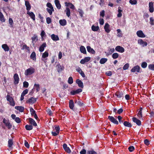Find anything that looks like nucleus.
<instances>
[{
	"instance_id": "nucleus-1",
	"label": "nucleus",
	"mask_w": 154,
	"mask_h": 154,
	"mask_svg": "<svg viewBox=\"0 0 154 154\" xmlns=\"http://www.w3.org/2000/svg\"><path fill=\"white\" fill-rule=\"evenodd\" d=\"M35 72V69L33 67H30L26 70L24 74L26 76L31 75L34 73Z\"/></svg>"
},
{
	"instance_id": "nucleus-2",
	"label": "nucleus",
	"mask_w": 154,
	"mask_h": 154,
	"mask_svg": "<svg viewBox=\"0 0 154 154\" xmlns=\"http://www.w3.org/2000/svg\"><path fill=\"white\" fill-rule=\"evenodd\" d=\"M3 122L5 125L6 126L8 127V129H10L11 128L12 125L10 124L8 119L4 118L3 120Z\"/></svg>"
},
{
	"instance_id": "nucleus-3",
	"label": "nucleus",
	"mask_w": 154,
	"mask_h": 154,
	"mask_svg": "<svg viewBox=\"0 0 154 154\" xmlns=\"http://www.w3.org/2000/svg\"><path fill=\"white\" fill-rule=\"evenodd\" d=\"M14 83L15 85H17L19 82V78L17 73H15L13 76Z\"/></svg>"
},
{
	"instance_id": "nucleus-4",
	"label": "nucleus",
	"mask_w": 154,
	"mask_h": 154,
	"mask_svg": "<svg viewBox=\"0 0 154 154\" xmlns=\"http://www.w3.org/2000/svg\"><path fill=\"white\" fill-rule=\"evenodd\" d=\"M140 66L138 65L135 66H134L131 69V72H140Z\"/></svg>"
},
{
	"instance_id": "nucleus-5",
	"label": "nucleus",
	"mask_w": 154,
	"mask_h": 154,
	"mask_svg": "<svg viewBox=\"0 0 154 154\" xmlns=\"http://www.w3.org/2000/svg\"><path fill=\"white\" fill-rule=\"evenodd\" d=\"M82 90L81 88L72 91H70V94L72 95H74L82 92Z\"/></svg>"
},
{
	"instance_id": "nucleus-6",
	"label": "nucleus",
	"mask_w": 154,
	"mask_h": 154,
	"mask_svg": "<svg viewBox=\"0 0 154 154\" xmlns=\"http://www.w3.org/2000/svg\"><path fill=\"white\" fill-rule=\"evenodd\" d=\"M91 60V57H86L84 59H82L80 61V63L82 64H84L87 63Z\"/></svg>"
},
{
	"instance_id": "nucleus-7",
	"label": "nucleus",
	"mask_w": 154,
	"mask_h": 154,
	"mask_svg": "<svg viewBox=\"0 0 154 154\" xmlns=\"http://www.w3.org/2000/svg\"><path fill=\"white\" fill-rule=\"evenodd\" d=\"M116 50L119 52L122 53L125 51L124 48L120 46H117L115 48Z\"/></svg>"
},
{
	"instance_id": "nucleus-8",
	"label": "nucleus",
	"mask_w": 154,
	"mask_h": 154,
	"mask_svg": "<svg viewBox=\"0 0 154 154\" xmlns=\"http://www.w3.org/2000/svg\"><path fill=\"white\" fill-rule=\"evenodd\" d=\"M108 119H109L110 121L113 123L118 125L119 122L116 119L113 117L110 116H109Z\"/></svg>"
},
{
	"instance_id": "nucleus-9",
	"label": "nucleus",
	"mask_w": 154,
	"mask_h": 154,
	"mask_svg": "<svg viewBox=\"0 0 154 154\" xmlns=\"http://www.w3.org/2000/svg\"><path fill=\"white\" fill-rule=\"evenodd\" d=\"M7 100L9 102L10 105L12 106L15 105L14 101L12 97H7Z\"/></svg>"
},
{
	"instance_id": "nucleus-10",
	"label": "nucleus",
	"mask_w": 154,
	"mask_h": 154,
	"mask_svg": "<svg viewBox=\"0 0 154 154\" xmlns=\"http://www.w3.org/2000/svg\"><path fill=\"white\" fill-rule=\"evenodd\" d=\"M137 36L140 38H144L146 37V35H145L143 31L141 30H139L136 32Z\"/></svg>"
},
{
	"instance_id": "nucleus-11",
	"label": "nucleus",
	"mask_w": 154,
	"mask_h": 154,
	"mask_svg": "<svg viewBox=\"0 0 154 154\" xmlns=\"http://www.w3.org/2000/svg\"><path fill=\"white\" fill-rule=\"evenodd\" d=\"M138 43L143 47L146 46L147 45V43L146 42L143 41L142 39H140L138 40Z\"/></svg>"
},
{
	"instance_id": "nucleus-12",
	"label": "nucleus",
	"mask_w": 154,
	"mask_h": 154,
	"mask_svg": "<svg viewBox=\"0 0 154 154\" xmlns=\"http://www.w3.org/2000/svg\"><path fill=\"white\" fill-rule=\"evenodd\" d=\"M149 12L150 13H152L154 11L153 2H149Z\"/></svg>"
},
{
	"instance_id": "nucleus-13",
	"label": "nucleus",
	"mask_w": 154,
	"mask_h": 154,
	"mask_svg": "<svg viewBox=\"0 0 154 154\" xmlns=\"http://www.w3.org/2000/svg\"><path fill=\"white\" fill-rule=\"evenodd\" d=\"M65 4L66 6L69 7L71 9L74 10L75 8L74 6L71 3L66 2Z\"/></svg>"
},
{
	"instance_id": "nucleus-14",
	"label": "nucleus",
	"mask_w": 154,
	"mask_h": 154,
	"mask_svg": "<svg viewBox=\"0 0 154 154\" xmlns=\"http://www.w3.org/2000/svg\"><path fill=\"white\" fill-rule=\"evenodd\" d=\"M57 70L59 73H60L64 70V67L63 66H61L60 64H58L57 65Z\"/></svg>"
},
{
	"instance_id": "nucleus-15",
	"label": "nucleus",
	"mask_w": 154,
	"mask_h": 154,
	"mask_svg": "<svg viewBox=\"0 0 154 154\" xmlns=\"http://www.w3.org/2000/svg\"><path fill=\"white\" fill-rule=\"evenodd\" d=\"M27 14L30 17V18L32 19L33 20H35V15L33 12L27 11Z\"/></svg>"
},
{
	"instance_id": "nucleus-16",
	"label": "nucleus",
	"mask_w": 154,
	"mask_h": 154,
	"mask_svg": "<svg viewBox=\"0 0 154 154\" xmlns=\"http://www.w3.org/2000/svg\"><path fill=\"white\" fill-rule=\"evenodd\" d=\"M109 25L108 23H106L104 26V29L105 31L107 33H109L110 31V29H109Z\"/></svg>"
},
{
	"instance_id": "nucleus-17",
	"label": "nucleus",
	"mask_w": 154,
	"mask_h": 154,
	"mask_svg": "<svg viewBox=\"0 0 154 154\" xmlns=\"http://www.w3.org/2000/svg\"><path fill=\"white\" fill-rule=\"evenodd\" d=\"M76 83L78 84V86L80 88H83L84 87L83 82L79 79H77L76 81Z\"/></svg>"
},
{
	"instance_id": "nucleus-18",
	"label": "nucleus",
	"mask_w": 154,
	"mask_h": 154,
	"mask_svg": "<svg viewBox=\"0 0 154 154\" xmlns=\"http://www.w3.org/2000/svg\"><path fill=\"white\" fill-rule=\"evenodd\" d=\"M25 5L26 10L27 11H29L31 8V6L29 2L27 1H25Z\"/></svg>"
},
{
	"instance_id": "nucleus-19",
	"label": "nucleus",
	"mask_w": 154,
	"mask_h": 154,
	"mask_svg": "<svg viewBox=\"0 0 154 154\" xmlns=\"http://www.w3.org/2000/svg\"><path fill=\"white\" fill-rule=\"evenodd\" d=\"M36 101V98L33 97H31L27 101V103L30 104H32Z\"/></svg>"
},
{
	"instance_id": "nucleus-20",
	"label": "nucleus",
	"mask_w": 154,
	"mask_h": 154,
	"mask_svg": "<svg viewBox=\"0 0 154 154\" xmlns=\"http://www.w3.org/2000/svg\"><path fill=\"white\" fill-rule=\"evenodd\" d=\"M86 48L87 50L89 52L93 54H95V51L93 48H91L90 46H88Z\"/></svg>"
},
{
	"instance_id": "nucleus-21",
	"label": "nucleus",
	"mask_w": 154,
	"mask_h": 154,
	"mask_svg": "<svg viewBox=\"0 0 154 154\" xmlns=\"http://www.w3.org/2000/svg\"><path fill=\"white\" fill-rule=\"evenodd\" d=\"M51 37L52 40L54 41H57L59 40V37L57 35L52 34L51 35Z\"/></svg>"
},
{
	"instance_id": "nucleus-22",
	"label": "nucleus",
	"mask_w": 154,
	"mask_h": 154,
	"mask_svg": "<svg viewBox=\"0 0 154 154\" xmlns=\"http://www.w3.org/2000/svg\"><path fill=\"white\" fill-rule=\"evenodd\" d=\"M31 39L32 41V43L34 45L35 43L38 40L37 36L34 35L31 38Z\"/></svg>"
},
{
	"instance_id": "nucleus-23",
	"label": "nucleus",
	"mask_w": 154,
	"mask_h": 154,
	"mask_svg": "<svg viewBox=\"0 0 154 154\" xmlns=\"http://www.w3.org/2000/svg\"><path fill=\"white\" fill-rule=\"evenodd\" d=\"M63 147L64 150L68 153H69L71 152L70 149L67 146V145L66 144H64Z\"/></svg>"
},
{
	"instance_id": "nucleus-24",
	"label": "nucleus",
	"mask_w": 154,
	"mask_h": 154,
	"mask_svg": "<svg viewBox=\"0 0 154 154\" xmlns=\"http://www.w3.org/2000/svg\"><path fill=\"white\" fill-rule=\"evenodd\" d=\"M133 121L138 125H140L141 124V121L139 119L135 118H132Z\"/></svg>"
},
{
	"instance_id": "nucleus-25",
	"label": "nucleus",
	"mask_w": 154,
	"mask_h": 154,
	"mask_svg": "<svg viewBox=\"0 0 154 154\" xmlns=\"http://www.w3.org/2000/svg\"><path fill=\"white\" fill-rule=\"evenodd\" d=\"M54 2L57 8L60 9L61 8V5L59 0H55Z\"/></svg>"
},
{
	"instance_id": "nucleus-26",
	"label": "nucleus",
	"mask_w": 154,
	"mask_h": 154,
	"mask_svg": "<svg viewBox=\"0 0 154 154\" xmlns=\"http://www.w3.org/2000/svg\"><path fill=\"white\" fill-rule=\"evenodd\" d=\"M80 50L82 53L84 54H86L87 53L86 51L85 48L83 46H81L80 47Z\"/></svg>"
},
{
	"instance_id": "nucleus-27",
	"label": "nucleus",
	"mask_w": 154,
	"mask_h": 154,
	"mask_svg": "<svg viewBox=\"0 0 154 154\" xmlns=\"http://www.w3.org/2000/svg\"><path fill=\"white\" fill-rule=\"evenodd\" d=\"M46 44L45 43H44L39 47V51L42 52L44 50V48L46 47Z\"/></svg>"
},
{
	"instance_id": "nucleus-28",
	"label": "nucleus",
	"mask_w": 154,
	"mask_h": 154,
	"mask_svg": "<svg viewBox=\"0 0 154 154\" xmlns=\"http://www.w3.org/2000/svg\"><path fill=\"white\" fill-rule=\"evenodd\" d=\"M2 48L4 50L6 51H8L9 50V48L8 45L6 44H4L2 46Z\"/></svg>"
},
{
	"instance_id": "nucleus-29",
	"label": "nucleus",
	"mask_w": 154,
	"mask_h": 154,
	"mask_svg": "<svg viewBox=\"0 0 154 154\" xmlns=\"http://www.w3.org/2000/svg\"><path fill=\"white\" fill-rule=\"evenodd\" d=\"M121 8L120 7H118V14H117V17H120L122 16V10L121 9Z\"/></svg>"
},
{
	"instance_id": "nucleus-30",
	"label": "nucleus",
	"mask_w": 154,
	"mask_h": 154,
	"mask_svg": "<svg viewBox=\"0 0 154 154\" xmlns=\"http://www.w3.org/2000/svg\"><path fill=\"white\" fill-rule=\"evenodd\" d=\"M0 21L2 23L5 22V19L2 13L0 11Z\"/></svg>"
},
{
	"instance_id": "nucleus-31",
	"label": "nucleus",
	"mask_w": 154,
	"mask_h": 154,
	"mask_svg": "<svg viewBox=\"0 0 154 154\" xmlns=\"http://www.w3.org/2000/svg\"><path fill=\"white\" fill-rule=\"evenodd\" d=\"M75 103L80 106H83V105L82 101L81 100H79V99L75 100Z\"/></svg>"
},
{
	"instance_id": "nucleus-32",
	"label": "nucleus",
	"mask_w": 154,
	"mask_h": 154,
	"mask_svg": "<svg viewBox=\"0 0 154 154\" xmlns=\"http://www.w3.org/2000/svg\"><path fill=\"white\" fill-rule=\"evenodd\" d=\"M59 22L60 24L62 26H64L66 24V21L65 19L60 20Z\"/></svg>"
},
{
	"instance_id": "nucleus-33",
	"label": "nucleus",
	"mask_w": 154,
	"mask_h": 154,
	"mask_svg": "<svg viewBox=\"0 0 154 154\" xmlns=\"http://www.w3.org/2000/svg\"><path fill=\"white\" fill-rule=\"evenodd\" d=\"M30 57L31 59H32L34 60H36V54L35 52H32L30 55Z\"/></svg>"
},
{
	"instance_id": "nucleus-34",
	"label": "nucleus",
	"mask_w": 154,
	"mask_h": 154,
	"mask_svg": "<svg viewBox=\"0 0 154 154\" xmlns=\"http://www.w3.org/2000/svg\"><path fill=\"white\" fill-rule=\"evenodd\" d=\"M15 108L21 112H23L24 109V108L21 106H16Z\"/></svg>"
},
{
	"instance_id": "nucleus-35",
	"label": "nucleus",
	"mask_w": 154,
	"mask_h": 154,
	"mask_svg": "<svg viewBox=\"0 0 154 154\" xmlns=\"http://www.w3.org/2000/svg\"><path fill=\"white\" fill-rule=\"evenodd\" d=\"M29 120L30 123L34 126H36L37 124L35 121L32 118H29Z\"/></svg>"
},
{
	"instance_id": "nucleus-36",
	"label": "nucleus",
	"mask_w": 154,
	"mask_h": 154,
	"mask_svg": "<svg viewBox=\"0 0 154 154\" xmlns=\"http://www.w3.org/2000/svg\"><path fill=\"white\" fill-rule=\"evenodd\" d=\"M69 107L71 109H73L74 107V103L72 100H70L69 101Z\"/></svg>"
},
{
	"instance_id": "nucleus-37",
	"label": "nucleus",
	"mask_w": 154,
	"mask_h": 154,
	"mask_svg": "<svg viewBox=\"0 0 154 154\" xmlns=\"http://www.w3.org/2000/svg\"><path fill=\"white\" fill-rule=\"evenodd\" d=\"M91 29L93 31H97L99 29V27L98 26H95L94 25H93L91 26Z\"/></svg>"
},
{
	"instance_id": "nucleus-38",
	"label": "nucleus",
	"mask_w": 154,
	"mask_h": 154,
	"mask_svg": "<svg viewBox=\"0 0 154 154\" xmlns=\"http://www.w3.org/2000/svg\"><path fill=\"white\" fill-rule=\"evenodd\" d=\"M107 61V59L106 58H102L100 60V63L101 64L105 63Z\"/></svg>"
},
{
	"instance_id": "nucleus-39",
	"label": "nucleus",
	"mask_w": 154,
	"mask_h": 154,
	"mask_svg": "<svg viewBox=\"0 0 154 154\" xmlns=\"http://www.w3.org/2000/svg\"><path fill=\"white\" fill-rule=\"evenodd\" d=\"M65 11L66 12L67 16L69 17L70 16V11L69 8H66Z\"/></svg>"
},
{
	"instance_id": "nucleus-40",
	"label": "nucleus",
	"mask_w": 154,
	"mask_h": 154,
	"mask_svg": "<svg viewBox=\"0 0 154 154\" xmlns=\"http://www.w3.org/2000/svg\"><path fill=\"white\" fill-rule=\"evenodd\" d=\"M34 88L36 89V92H38L40 90L39 85L35 84L34 86Z\"/></svg>"
},
{
	"instance_id": "nucleus-41",
	"label": "nucleus",
	"mask_w": 154,
	"mask_h": 154,
	"mask_svg": "<svg viewBox=\"0 0 154 154\" xmlns=\"http://www.w3.org/2000/svg\"><path fill=\"white\" fill-rule=\"evenodd\" d=\"M9 23L10 24V26L11 27H13V24L14 23V22L13 20L11 18H9L8 20Z\"/></svg>"
},
{
	"instance_id": "nucleus-42",
	"label": "nucleus",
	"mask_w": 154,
	"mask_h": 154,
	"mask_svg": "<svg viewBox=\"0 0 154 154\" xmlns=\"http://www.w3.org/2000/svg\"><path fill=\"white\" fill-rule=\"evenodd\" d=\"M47 11V12L50 15H51L53 11H54V8H47L46 9Z\"/></svg>"
},
{
	"instance_id": "nucleus-43",
	"label": "nucleus",
	"mask_w": 154,
	"mask_h": 154,
	"mask_svg": "<svg viewBox=\"0 0 154 154\" xmlns=\"http://www.w3.org/2000/svg\"><path fill=\"white\" fill-rule=\"evenodd\" d=\"M124 125L128 127H131L132 126L131 124L127 121H125L124 122Z\"/></svg>"
},
{
	"instance_id": "nucleus-44",
	"label": "nucleus",
	"mask_w": 154,
	"mask_h": 154,
	"mask_svg": "<svg viewBox=\"0 0 154 154\" xmlns=\"http://www.w3.org/2000/svg\"><path fill=\"white\" fill-rule=\"evenodd\" d=\"M48 53L47 51H46L42 55V57L43 58H45L48 57Z\"/></svg>"
},
{
	"instance_id": "nucleus-45",
	"label": "nucleus",
	"mask_w": 154,
	"mask_h": 154,
	"mask_svg": "<svg viewBox=\"0 0 154 154\" xmlns=\"http://www.w3.org/2000/svg\"><path fill=\"white\" fill-rule=\"evenodd\" d=\"M25 128L27 130H30L32 129V126L31 125H26L25 126Z\"/></svg>"
},
{
	"instance_id": "nucleus-46",
	"label": "nucleus",
	"mask_w": 154,
	"mask_h": 154,
	"mask_svg": "<svg viewBox=\"0 0 154 154\" xmlns=\"http://www.w3.org/2000/svg\"><path fill=\"white\" fill-rule=\"evenodd\" d=\"M119 55L117 53H114L112 55V57L114 59H116L118 57Z\"/></svg>"
},
{
	"instance_id": "nucleus-47",
	"label": "nucleus",
	"mask_w": 154,
	"mask_h": 154,
	"mask_svg": "<svg viewBox=\"0 0 154 154\" xmlns=\"http://www.w3.org/2000/svg\"><path fill=\"white\" fill-rule=\"evenodd\" d=\"M115 94L117 96H123V94L122 91L117 92Z\"/></svg>"
},
{
	"instance_id": "nucleus-48",
	"label": "nucleus",
	"mask_w": 154,
	"mask_h": 154,
	"mask_svg": "<svg viewBox=\"0 0 154 154\" xmlns=\"http://www.w3.org/2000/svg\"><path fill=\"white\" fill-rule=\"evenodd\" d=\"M87 153L88 154H97V152L93 150L88 151Z\"/></svg>"
},
{
	"instance_id": "nucleus-49",
	"label": "nucleus",
	"mask_w": 154,
	"mask_h": 154,
	"mask_svg": "<svg viewBox=\"0 0 154 154\" xmlns=\"http://www.w3.org/2000/svg\"><path fill=\"white\" fill-rule=\"evenodd\" d=\"M118 119L119 122L120 123H122L123 122L124 120L122 118L121 116H118Z\"/></svg>"
},
{
	"instance_id": "nucleus-50",
	"label": "nucleus",
	"mask_w": 154,
	"mask_h": 154,
	"mask_svg": "<svg viewBox=\"0 0 154 154\" xmlns=\"http://www.w3.org/2000/svg\"><path fill=\"white\" fill-rule=\"evenodd\" d=\"M28 92V90L27 89H26L24 90L22 93L21 96H24L25 94H27Z\"/></svg>"
},
{
	"instance_id": "nucleus-51",
	"label": "nucleus",
	"mask_w": 154,
	"mask_h": 154,
	"mask_svg": "<svg viewBox=\"0 0 154 154\" xmlns=\"http://www.w3.org/2000/svg\"><path fill=\"white\" fill-rule=\"evenodd\" d=\"M13 144L12 140L9 139L8 141V146L9 147H11Z\"/></svg>"
},
{
	"instance_id": "nucleus-52",
	"label": "nucleus",
	"mask_w": 154,
	"mask_h": 154,
	"mask_svg": "<svg viewBox=\"0 0 154 154\" xmlns=\"http://www.w3.org/2000/svg\"><path fill=\"white\" fill-rule=\"evenodd\" d=\"M68 83L70 84H72L73 83V79L70 76L69 77L68 80Z\"/></svg>"
},
{
	"instance_id": "nucleus-53",
	"label": "nucleus",
	"mask_w": 154,
	"mask_h": 154,
	"mask_svg": "<svg viewBox=\"0 0 154 154\" xmlns=\"http://www.w3.org/2000/svg\"><path fill=\"white\" fill-rule=\"evenodd\" d=\"M149 69L152 70H154V64H150L148 66Z\"/></svg>"
},
{
	"instance_id": "nucleus-54",
	"label": "nucleus",
	"mask_w": 154,
	"mask_h": 154,
	"mask_svg": "<svg viewBox=\"0 0 154 154\" xmlns=\"http://www.w3.org/2000/svg\"><path fill=\"white\" fill-rule=\"evenodd\" d=\"M24 49H26V50H27L28 51L29 50V47L27 46V45L26 44H24V45H23L22 48H21V49L23 50Z\"/></svg>"
},
{
	"instance_id": "nucleus-55",
	"label": "nucleus",
	"mask_w": 154,
	"mask_h": 154,
	"mask_svg": "<svg viewBox=\"0 0 154 154\" xmlns=\"http://www.w3.org/2000/svg\"><path fill=\"white\" fill-rule=\"evenodd\" d=\"M147 63L146 62H143L141 64V66L143 68H146L147 66Z\"/></svg>"
},
{
	"instance_id": "nucleus-56",
	"label": "nucleus",
	"mask_w": 154,
	"mask_h": 154,
	"mask_svg": "<svg viewBox=\"0 0 154 154\" xmlns=\"http://www.w3.org/2000/svg\"><path fill=\"white\" fill-rule=\"evenodd\" d=\"M150 23L152 25H154V19L152 17H151L150 19Z\"/></svg>"
},
{
	"instance_id": "nucleus-57",
	"label": "nucleus",
	"mask_w": 154,
	"mask_h": 154,
	"mask_svg": "<svg viewBox=\"0 0 154 154\" xmlns=\"http://www.w3.org/2000/svg\"><path fill=\"white\" fill-rule=\"evenodd\" d=\"M60 127L59 126H57L55 127V128L54 129V131H55V132L59 133L60 132Z\"/></svg>"
},
{
	"instance_id": "nucleus-58",
	"label": "nucleus",
	"mask_w": 154,
	"mask_h": 154,
	"mask_svg": "<svg viewBox=\"0 0 154 154\" xmlns=\"http://www.w3.org/2000/svg\"><path fill=\"white\" fill-rule=\"evenodd\" d=\"M29 86V83L28 82L26 81H24L23 82V87L24 88H27Z\"/></svg>"
},
{
	"instance_id": "nucleus-59",
	"label": "nucleus",
	"mask_w": 154,
	"mask_h": 154,
	"mask_svg": "<svg viewBox=\"0 0 154 154\" xmlns=\"http://www.w3.org/2000/svg\"><path fill=\"white\" fill-rule=\"evenodd\" d=\"M30 110L31 114L32 116H33L34 114H36L35 113V111L34 110V109L32 108H30Z\"/></svg>"
},
{
	"instance_id": "nucleus-60",
	"label": "nucleus",
	"mask_w": 154,
	"mask_h": 154,
	"mask_svg": "<svg viewBox=\"0 0 154 154\" xmlns=\"http://www.w3.org/2000/svg\"><path fill=\"white\" fill-rule=\"evenodd\" d=\"M46 22L47 24H49L51 23V19L49 17H48L46 19Z\"/></svg>"
},
{
	"instance_id": "nucleus-61",
	"label": "nucleus",
	"mask_w": 154,
	"mask_h": 154,
	"mask_svg": "<svg viewBox=\"0 0 154 154\" xmlns=\"http://www.w3.org/2000/svg\"><path fill=\"white\" fill-rule=\"evenodd\" d=\"M129 2L132 5H135L137 3V1L136 0H130Z\"/></svg>"
},
{
	"instance_id": "nucleus-62",
	"label": "nucleus",
	"mask_w": 154,
	"mask_h": 154,
	"mask_svg": "<svg viewBox=\"0 0 154 154\" xmlns=\"http://www.w3.org/2000/svg\"><path fill=\"white\" fill-rule=\"evenodd\" d=\"M129 66V64L128 63L125 64L123 67V69L125 70H126L128 69Z\"/></svg>"
},
{
	"instance_id": "nucleus-63",
	"label": "nucleus",
	"mask_w": 154,
	"mask_h": 154,
	"mask_svg": "<svg viewBox=\"0 0 154 154\" xmlns=\"http://www.w3.org/2000/svg\"><path fill=\"white\" fill-rule=\"evenodd\" d=\"M40 35L42 38H43L45 36H46V33L44 30H42L41 32Z\"/></svg>"
},
{
	"instance_id": "nucleus-64",
	"label": "nucleus",
	"mask_w": 154,
	"mask_h": 154,
	"mask_svg": "<svg viewBox=\"0 0 154 154\" xmlns=\"http://www.w3.org/2000/svg\"><path fill=\"white\" fill-rule=\"evenodd\" d=\"M128 149L130 152H131L134 149V148L133 146H131L128 147Z\"/></svg>"
}]
</instances>
